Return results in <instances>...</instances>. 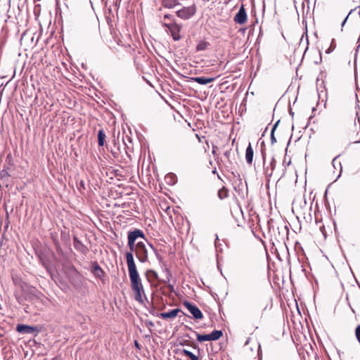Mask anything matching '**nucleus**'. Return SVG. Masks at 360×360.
<instances>
[{
    "instance_id": "obj_1",
    "label": "nucleus",
    "mask_w": 360,
    "mask_h": 360,
    "mask_svg": "<svg viewBox=\"0 0 360 360\" xmlns=\"http://www.w3.org/2000/svg\"><path fill=\"white\" fill-rule=\"evenodd\" d=\"M125 257L129 270L131 288L134 292V298L137 302L143 304L144 302V298H146V294L141 278L136 269L133 254L127 252Z\"/></svg>"
},
{
    "instance_id": "obj_2",
    "label": "nucleus",
    "mask_w": 360,
    "mask_h": 360,
    "mask_svg": "<svg viewBox=\"0 0 360 360\" xmlns=\"http://www.w3.org/2000/svg\"><path fill=\"white\" fill-rule=\"evenodd\" d=\"M244 352L247 356H252L256 354L258 356L259 360H262V351H261V345L259 343L257 342H251L250 339L248 338L243 348Z\"/></svg>"
},
{
    "instance_id": "obj_3",
    "label": "nucleus",
    "mask_w": 360,
    "mask_h": 360,
    "mask_svg": "<svg viewBox=\"0 0 360 360\" xmlns=\"http://www.w3.org/2000/svg\"><path fill=\"white\" fill-rule=\"evenodd\" d=\"M127 238L128 246L130 250L129 252H131V254L136 249V240L139 238L146 240V237L143 232L140 229H135L132 231H129L128 233Z\"/></svg>"
},
{
    "instance_id": "obj_4",
    "label": "nucleus",
    "mask_w": 360,
    "mask_h": 360,
    "mask_svg": "<svg viewBox=\"0 0 360 360\" xmlns=\"http://www.w3.org/2000/svg\"><path fill=\"white\" fill-rule=\"evenodd\" d=\"M134 252L139 262L144 263L148 261V250L143 242L139 241L136 243V249Z\"/></svg>"
},
{
    "instance_id": "obj_5",
    "label": "nucleus",
    "mask_w": 360,
    "mask_h": 360,
    "mask_svg": "<svg viewBox=\"0 0 360 360\" xmlns=\"http://www.w3.org/2000/svg\"><path fill=\"white\" fill-rule=\"evenodd\" d=\"M223 335L221 330H214L210 334L202 335L198 333L196 339L198 342H202L204 341H213L219 340Z\"/></svg>"
},
{
    "instance_id": "obj_6",
    "label": "nucleus",
    "mask_w": 360,
    "mask_h": 360,
    "mask_svg": "<svg viewBox=\"0 0 360 360\" xmlns=\"http://www.w3.org/2000/svg\"><path fill=\"white\" fill-rule=\"evenodd\" d=\"M165 27H166L171 33V35L174 41H178L181 39L180 37V31L181 29V25L176 24V22H170L163 24Z\"/></svg>"
},
{
    "instance_id": "obj_7",
    "label": "nucleus",
    "mask_w": 360,
    "mask_h": 360,
    "mask_svg": "<svg viewBox=\"0 0 360 360\" xmlns=\"http://www.w3.org/2000/svg\"><path fill=\"white\" fill-rule=\"evenodd\" d=\"M196 9L195 6L184 7L176 11V15L184 20H188L195 15Z\"/></svg>"
},
{
    "instance_id": "obj_8",
    "label": "nucleus",
    "mask_w": 360,
    "mask_h": 360,
    "mask_svg": "<svg viewBox=\"0 0 360 360\" xmlns=\"http://www.w3.org/2000/svg\"><path fill=\"white\" fill-rule=\"evenodd\" d=\"M183 305L190 311L195 319H202L203 318L202 313L196 305L188 301L184 302Z\"/></svg>"
},
{
    "instance_id": "obj_9",
    "label": "nucleus",
    "mask_w": 360,
    "mask_h": 360,
    "mask_svg": "<svg viewBox=\"0 0 360 360\" xmlns=\"http://www.w3.org/2000/svg\"><path fill=\"white\" fill-rule=\"evenodd\" d=\"M234 21L240 25H243L247 22L248 16L243 4L239 8L238 12L234 16Z\"/></svg>"
},
{
    "instance_id": "obj_10",
    "label": "nucleus",
    "mask_w": 360,
    "mask_h": 360,
    "mask_svg": "<svg viewBox=\"0 0 360 360\" xmlns=\"http://www.w3.org/2000/svg\"><path fill=\"white\" fill-rule=\"evenodd\" d=\"M179 312H181V309H174L169 311H167V312H162V313H160L158 316L162 319H165V320H167V319H174V318H176L179 313Z\"/></svg>"
},
{
    "instance_id": "obj_11",
    "label": "nucleus",
    "mask_w": 360,
    "mask_h": 360,
    "mask_svg": "<svg viewBox=\"0 0 360 360\" xmlns=\"http://www.w3.org/2000/svg\"><path fill=\"white\" fill-rule=\"evenodd\" d=\"M74 248L79 252L86 255L89 250L88 248L84 245L76 236L73 238Z\"/></svg>"
},
{
    "instance_id": "obj_12",
    "label": "nucleus",
    "mask_w": 360,
    "mask_h": 360,
    "mask_svg": "<svg viewBox=\"0 0 360 360\" xmlns=\"http://www.w3.org/2000/svg\"><path fill=\"white\" fill-rule=\"evenodd\" d=\"M16 330L18 333L26 334L32 333L37 330L35 327L23 324H18L16 327Z\"/></svg>"
},
{
    "instance_id": "obj_13",
    "label": "nucleus",
    "mask_w": 360,
    "mask_h": 360,
    "mask_svg": "<svg viewBox=\"0 0 360 360\" xmlns=\"http://www.w3.org/2000/svg\"><path fill=\"white\" fill-rule=\"evenodd\" d=\"M91 272L96 277L99 278H102L105 275L103 270L96 262L92 264Z\"/></svg>"
},
{
    "instance_id": "obj_14",
    "label": "nucleus",
    "mask_w": 360,
    "mask_h": 360,
    "mask_svg": "<svg viewBox=\"0 0 360 360\" xmlns=\"http://www.w3.org/2000/svg\"><path fill=\"white\" fill-rule=\"evenodd\" d=\"M65 272L68 275V276L70 278V279H71L72 278H76L79 275V271L72 264L66 266Z\"/></svg>"
},
{
    "instance_id": "obj_15",
    "label": "nucleus",
    "mask_w": 360,
    "mask_h": 360,
    "mask_svg": "<svg viewBox=\"0 0 360 360\" xmlns=\"http://www.w3.org/2000/svg\"><path fill=\"white\" fill-rule=\"evenodd\" d=\"M254 151L251 146V143H249L248 148L245 151V160L248 165H252L253 161Z\"/></svg>"
},
{
    "instance_id": "obj_16",
    "label": "nucleus",
    "mask_w": 360,
    "mask_h": 360,
    "mask_svg": "<svg viewBox=\"0 0 360 360\" xmlns=\"http://www.w3.org/2000/svg\"><path fill=\"white\" fill-rule=\"evenodd\" d=\"M192 80H193L194 82H197L199 84L206 85V84L214 81V77H197L192 78Z\"/></svg>"
},
{
    "instance_id": "obj_17",
    "label": "nucleus",
    "mask_w": 360,
    "mask_h": 360,
    "mask_svg": "<svg viewBox=\"0 0 360 360\" xmlns=\"http://www.w3.org/2000/svg\"><path fill=\"white\" fill-rule=\"evenodd\" d=\"M105 134L103 129H100L98 133V141L99 146H103L105 141Z\"/></svg>"
},
{
    "instance_id": "obj_18",
    "label": "nucleus",
    "mask_w": 360,
    "mask_h": 360,
    "mask_svg": "<svg viewBox=\"0 0 360 360\" xmlns=\"http://www.w3.org/2000/svg\"><path fill=\"white\" fill-rule=\"evenodd\" d=\"M210 46V44L208 41H200L196 46V51H205V50L207 49Z\"/></svg>"
},
{
    "instance_id": "obj_19",
    "label": "nucleus",
    "mask_w": 360,
    "mask_h": 360,
    "mask_svg": "<svg viewBox=\"0 0 360 360\" xmlns=\"http://www.w3.org/2000/svg\"><path fill=\"white\" fill-rule=\"evenodd\" d=\"M229 196V189L223 186L221 188H220L218 191V197L221 199H225Z\"/></svg>"
},
{
    "instance_id": "obj_20",
    "label": "nucleus",
    "mask_w": 360,
    "mask_h": 360,
    "mask_svg": "<svg viewBox=\"0 0 360 360\" xmlns=\"http://www.w3.org/2000/svg\"><path fill=\"white\" fill-rule=\"evenodd\" d=\"M182 354L186 357H188L191 359V360H199V358L198 356L193 354L191 352L187 350V349H183Z\"/></svg>"
},
{
    "instance_id": "obj_21",
    "label": "nucleus",
    "mask_w": 360,
    "mask_h": 360,
    "mask_svg": "<svg viewBox=\"0 0 360 360\" xmlns=\"http://www.w3.org/2000/svg\"><path fill=\"white\" fill-rule=\"evenodd\" d=\"M276 165V161L274 158H273L270 162V167H271V172H268V168L266 170V174L268 176H271L273 174V171L274 170Z\"/></svg>"
},
{
    "instance_id": "obj_22",
    "label": "nucleus",
    "mask_w": 360,
    "mask_h": 360,
    "mask_svg": "<svg viewBox=\"0 0 360 360\" xmlns=\"http://www.w3.org/2000/svg\"><path fill=\"white\" fill-rule=\"evenodd\" d=\"M165 211L170 217V218L172 219V212H174V208H171L169 206H167L165 207Z\"/></svg>"
},
{
    "instance_id": "obj_23",
    "label": "nucleus",
    "mask_w": 360,
    "mask_h": 360,
    "mask_svg": "<svg viewBox=\"0 0 360 360\" xmlns=\"http://www.w3.org/2000/svg\"><path fill=\"white\" fill-rule=\"evenodd\" d=\"M150 248L153 250L155 254V256L156 257L158 258V259L161 262L162 260V256L158 253L157 249L155 248H154L151 244L150 245Z\"/></svg>"
},
{
    "instance_id": "obj_24",
    "label": "nucleus",
    "mask_w": 360,
    "mask_h": 360,
    "mask_svg": "<svg viewBox=\"0 0 360 360\" xmlns=\"http://www.w3.org/2000/svg\"><path fill=\"white\" fill-rule=\"evenodd\" d=\"M275 128H276V126L274 127L273 129L271 130V142L274 143V142H276V140L274 137V131H275Z\"/></svg>"
},
{
    "instance_id": "obj_25",
    "label": "nucleus",
    "mask_w": 360,
    "mask_h": 360,
    "mask_svg": "<svg viewBox=\"0 0 360 360\" xmlns=\"http://www.w3.org/2000/svg\"><path fill=\"white\" fill-rule=\"evenodd\" d=\"M231 153V150H226L224 153V156L226 157L228 160H229Z\"/></svg>"
},
{
    "instance_id": "obj_26",
    "label": "nucleus",
    "mask_w": 360,
    "mask_h": 360,
    "mask_svg": "<svg viewBox=\"0 0 360 360\" xmlns=\"http://www.w3.org/2000/svg\"><path fill=\"white\" fill-rule=\"evenodd\" d=\"M172 16L171 15H165L164 16V19L166 20V19H170Z\"/></svg>"
},
{
    "instance_id": "obj_27",
    "label": "nucleus",
    "mask_w": 360,
    "mask_h": 360,
    "mask_svg": "<svg viewBox=\"0 0 360 360\" xmlns=\"http://www.w3.org/2000/svg\"><path fill=\"white\" fill-rule=\"evenodd\" d=\"M216 148H217V147H216V146H213V150H212V153H213V154H214V153H215Z\"/></svg>"
},
{
    "instance_id": "obj_28",
    "label": "nucleus",
    "mask_w": 360,
    "mask_h": 360,
    "mask_svg": "<svg viewBox=\"0 0 360 360\" xmlns=\"http://www.w3.org/2000/svg\"><path fill=\"white\" fill-rule=\"evenodd\" d=\"M135 345H136L137 347H139V343H138V342H137V341H135Z\"/></svg>"
},
{
    "instance_id": "obj_29",
    "label": "nucleus",
    "mask_w": 360,
    "mask_h": 360,
    "mask_svg": "<svg viewBox=\"0 0 360 360\" xmlns=\"http://www.w3.org/2000/svg\"><path fill=\"white\" fill-rule=\"evenodd\" d=\"M161 208L165 210V206L161 205Z\"/></svg>"
},
{
    "instance_id": "obj_30",
    "label": "nucleus",
    "mask_w": 360,
    "mask_h": 360,
    "mask_svg": "<svg viewBox=\"0 0 360 360\" xmlns=\"http://www.w3.org/2000/svg\"><path fill=\"white\" fill-rule=\"evenodd\" d=\"M307 1V3H309V0H305Z\"/></svg>"
}]
</instances>
